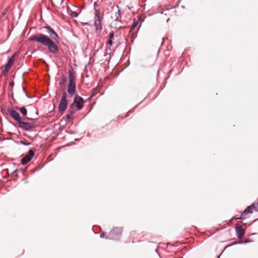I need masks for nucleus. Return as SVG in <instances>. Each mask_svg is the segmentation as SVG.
<instances>
[{
	"label": "nucleus",
	"mask_w": 258,
	"mask_h": 258,
	"mask_svg": "<svg viewBox=\"0 0 258 258\" xmlns=\"http://www.w3.org/2000/svg\"><path fill=\"white\" fill-rule=\"evenodd\" d=\"M68 74L69 83L68 88V92L69 94L73 95L75 93L76 90L75 81L72 72L69 71Z\"/></svg>",
	"instance_id": "7ed1b4c3"
},
{
	"label": "nucleus",
	"mask_w": 258,
	"mask_h": 258,
	"mask_svg": "<svg viewBox=\"0 0 258 258\" xmlns=\"http://www.w3.org/2000/svg\"><path fill=\"white\" fill-rule=\"evenodd\" d=\"M122 229L121 227H115L113 228L108 233V236L105 237L106 239L112 240H117L121 235Z\"/></svg>",
	"instance_id": "f03ea898"
},
{
	"label": "nucleus",
	"mask_w": 258,
	"mask_h": 258,
	"mask_svg": "<svg viewBox=\"0 0 258 258\" xmlns=\"http://www.w3.org/2000/svg\"><path fill=\"white\" fill-rule=\"evenodd\" d=\"M84 103V100L82 97L80 96H77L74 100L73 103L70 106L72 107L73 104H75L78 110L81 109Z\"/></svg>",
	"instance_id": "1a4fd4ad"
},
{
	"label": "nucleus",
	"mask_w": 258,
	"mask_h": 258,
	"mask_svg": "<svg viewBox=\"0 0 258 258\" xmlns=\"http://www.w3.org/2000/svg\"><path fill=\"white\" fill-rule=\"evenodd\" d=\"M20 143L22 145H23L24 146H28V145H31V143L30 142H25L24 141H20Z\"/></svg>",
	"instance_id": "f3484780"
},
{
	"label": "nucleus",
	"mask_w": 258,
	"mask_h": 258,
	"mask_svg": "<svg viewBox=\"0 0 258 258\" xmlns=\"http://www.w3.org/2000/svg\"><path fill=\"white\" fill-rule=\"evenodd\" d=\"M68 106V102L67 99V94L66 92L62 94L61 99L59 101L58 105V111L59 112H63L67 109Z\"/></svg>",
	"instance_id": "20e7f679"
},
{
	"label": "nucleus",
	"mask_w": 258,
	"mask_h": 258,
	"mask_svg": "<svg viewBox=\"0 0 258 258\" xmlns=\"http://www.w3.org/2000/svg\"><path fill=\"white\" fill-rule=\"evenodd\" d=\"M71 15L73 17H77L78 16V14L76 12H72L71 13Z\"/></svg>",
	"instance_id": "a211bd4d"
},
{
	"label": "nucleus",
	"mask_w": 258,
	"mask_h": 258,
	"mask_svg": "<svg viewBox=\"0 0 258 258\" xmlns=\"http://www.w3.org/2000/svg\"><path fill=\"white\" fill-rule=\"evenodd\" d=\"M105 233L104 232H102L100 235V237L101 238H104V236H105Z\"/></svg>",
	"instance_id": "5701e85b"
},
{
	"label": "nucleus",
	"mask_w": 258,
	"mask_h": 258,
	"mask_svg": "<svg viewBox=\"0 0 258 258\" xmlns=\"http://www.w3.org/2000/svg\"><path fill=\"white\" fill-rule=\"evenodd\" d=\"M20 111L23 115L26 116L27 111L25 107L23 106V107H21L20 108Z\"/></svg>",
	"instance_id": "4468645a"
},
{
	"label": "nucleus",
	"mask_w": 258,
	"mask_h": 258,
	"mask_svg": "<svg viewBox=\"0 0 258 258\" xmlns=\"http://www.w3.org/2000/svg\"><path fill=\"white\" fill-rule=\"evenodd\" d=\"M9 9V7H7L1 13L0 18L2 19L3 17H4L7 14L8 11Z\"/></svg>",
	"instance_id": "2eb2a0df"
},
{
	"label": "nucleus",
	"mask_w": 258,
	"mask_h": 258,
	"mask_svg": "<svg viewBox=\"0 0 258 258\" xmlns=\"http://www.w3.org/2000/svg\"><path fill=\"white\" fill-rule=\"evenodd\" d=\"M27 138L30 139V140H33V137H30V136H28Z\"/></svg>",
	"instance_id": "393cba45"
},
{
	"label": "nucleus",
	"mask_w": 258,
	"mask_h": 258,
	"mask_svg": "<svg viewBox=\"0 0 258 258\" xmlns=\"http://www.w3.org/2000/svg\"><path fill=\"white\" fill-rule=\"evenodd\" d=\"M59 84L60 86H62V85H63V82H61H61H60L59 83Z\"/></svg>",
	"instance_id": "a878e982"
},
{
	"label": "nucleus",
	"mask_w": 258,
	"mask_h": 258,
	"mask_svg": "<svg viewBox=\"0 0 258 258\" xmlns=\"http://www.w3.org/2000/svg\"><path fill=\"white\" fill-rule=\"evenodd\" d=\"M34 155V152L32 149L29 150L28 154L25 155V156L22 158L21 164L22 165L27 164L29 161H31Z\"/></svg>",
	"instance_id": "6e6552de"
},
{
	"label": "nucleus",
	"mask_w": 258,
	"mask_h": 258,
	"mask_svg": "<svg viewBox=\"0 0 258 258\" xmlns=\"http://www.w3.org/2000/svg\"><path fill=\"white\" fill-rule=\"evenodd\" d=\"M120 10H118L117 12L116 13V14H115L116 21H118V17L120 15Z\"/></svg>",
	"instance_id": "6ab92c4d"
},
{
	"label": "nucleus",
	"mask_w": 258,
	"mask_h": 258,
	"mask_svg": "<svg viewBox=\"0 0 258 258\" xmlns=\"http://www.w3.org/2000/svg\"><path fill=\"white\" fill-rule=\"evenodd\" d=\"M8 112L9 113L10 115L15 120H16L18 123H19L22 118L20 117V114L16 111H15L12 108H8L7 109Z\"/></svg>",
	"instance_id": "9d476101"
},
{
	"label": "nucleus",
	"mask_w": 258,
	"mask_h": 258,
	"mask_svg": "<svg viewBox=\"0 0 258 258\" xmlns=\"http://www.w3.org/2000/svg\"><path fill=\"white\" fill-rule=\"evenodd\" d=\"M245 218L244 217V216H241V215H240V216H238V215H236L234 217H233V219L234 220H238V219H244Z\"/></svg>",
	"instance_id": "dca6fc26"
},
{
	"label": "nucleus",
	"mask_w": 258,
	"mask_h": 258,
	"mask_svg": "<svg viewBox=\"0 0 258 258\" xmlns=\"http://www.w3.org/2000/svg\"><path fill=\"white\" fill-rule=\"evenodd\" d=\"M9 69L5 67V69L4 70V71H3V74L4 75H5V74L7 73L9 71Z\"/></svg>",
	"instance_id": "412c9836"
},
{
	"label": "nucleus",
	"mask_w": 258,
	"mask_h": 258,
	"mask_svg": "<svg viewBox=\"0 0 258 258\" xmlns=\"http://www.w3.org/2000/svg\"><path fill=\"white\" fill-rule=\"evenodd\" d=\"M108 43L110 46H111L113 43L112 39H109V40L108 41Z\"/></svg>",
	"instance_id": "4be33fe9"
},
{
	"label": "nucleus",
	"mask_w": 258,
	"mask_h": 258,
	"mask_svg": "<svg viewBox=\"0 0 258 258\" xmlns=\"http://www.w3.org/2000/svg\"><path fill=\"white\" fill-rule=\"evenodd\" d=\"M73 113H74V111H72V110L70 111V113L71 114H73Z\"/></svg>",
	"instance_id": "c756f323"
},
{
	"label": "nucleus",
	"mask_w": 258,
	"mask_h": 258,
	"mask_svg": "<svg viewBox=\"0 0 258 258\" xmlns=\"http://www.w3.org/2000/svg\"><path fill=\"white\" fill-rule=\"evenodd\" d=\"M250 242V241H249V240H245V241H244V242H245V243H248V242Z\"/></svg>",
	"instance_id": "cd10ccee"
},
{
	"label": "nucleus",
	"mask_w": 258,
	"mask_h": 258,
	"mask_svg": "<svg viewBox=\"0 0 258 258\" xmlns=\"http://www.w3.org/2000/svg\"><path fill=\"white\" fill-rule=\"evenodd\" d=\"M44 28L46 29L47 33L49 34L50 37L55 41L58 42L59 40V37L56 32L54 29L51 28L50 26H46Z\"/></svg>",
	"instance_id": "0eeeda50"
},
{
	"label": "nucleus",
	"mask_w": 258,
	"mask_h": 258,
	"mask_svg": "<svg viewBox=\"0 0 258 258\" xmlns=\"http://www.w3.org/2000/svg\"><path fill=\"white\" fill-rule=\"evenodd\" d=\"M236 235L238 239H241L245 234V230L242 227L236 225L235 226Z\"/></svg>",
	"instance_id": "9b49d317"
},
{
	"label": "nucleus",
	"mask_w": 258,
	"mask_h": 258,
	"mask_svg": "<svg viewBox=\"0 0 258 258\" xmlns=\"http://www.w3.org/2000/svg\"><path fill=\"white\" fill-rule=\"evenodd\" d=\"M14 55H13L12 56L8 59V61L7 62V63L5 64V67H6L9 69L10 68L12 63L14 61Z\"/></svg>",
	"instance_id": "f8f14e48"
},
{
	"label": "nucleus",
	"mask_w": 258,
	"mask_h": 258,
	"mask_svg": "<svg viewBox=\"0 0 258 258\" xmlns=\"http://www.w3.org/2000/svg\"><path fill=\"white\" fill-rule=\"evenodd\" d=\"M14 82H12L10 83V85L12 86H13L14 85Z\"/></svg>",
	"instance_id": "c85d7f7f"
},
{
	"label": "nucleus",
	"mask_w": 258,
	"mask_h": 258,
	"mask_svg": "<svg viewBox=\"0 0 258 258\" xmlns=\"http://www.w3.org/2000/svg\"><path fill=\"white\" fill-rule=\"evenodd\" d=\"M114 36V32H111L109 33V39H112Z\"/></svg>",
	"instance_id": "aec40b11"
},
{
	"label": "nucleus",
	"mask_w": 258,
	"mask_h": 258,
	"mask_svg": "<svg viewBox=\"0 0 258 258\" xmlns=\"http://www.w3.org/2000/svg\"><path fill=\"white\" fill-rule=\"evenodd\" d=\"M18 123V126L20 128L26 131H31L32 128H33L35 127V124L34 123L23 121L22 120V119Z\"/></svg>",
	"instance_id": "423d86ee"
},
{
	"label": "nucleus",
	"mask_w": 258,
	"mask_h": 258,
	"mask_svg": "<svg viewBox=\"0 0 258 258\" xmlns=\"http://www.w3.org/2000/svg\"><path fill=\"white\" fill-rule=\"evenodd\" d=\"M219 257H220V255H218V257H217V258H219Z\"/></svg>",
	"instance_id": "2f4dec72"
},
{
	"label": "nucleus",
	"mask_w": 258,
	"mask_h": 258,
	"mask_svg": "<svg viewBox=\"0 0 258 258\" xmlns=\"http://www.w3.org/2000/svg\"><path fill=\"white\" fill-rule=\"evenodd\" d=\"M30 41H35L46 46L48 50L52 53H56L58 51V47L55 42L47 36L43 34H38L31 36Z\"/></svg>",
	"instance_id": "f257e3e1"
},
{
	"label": "nucleus",
	"mask_w": 258,
	"mask_h": 258,
	"mask_svg": "<svg viewBox=\"0 0 258 258\" xmlns=\"http://www.w3.org/2000/svg\"><path fill=\"white\" fill-rule=\"evenodd\" d=\"M26 96H27L28 98H29V97L28 96V95L27 94H26Z\"/></svg>",
	"instance_id": "7c9ffc66"
},
{
	"label": "nucleus",
	"mask_w": 258,
	"mask_h": 258,
	"mask_svg": "<svg viewBox=\"0 0 258 258\" xmlns=\"http://www.w3.org/2000/svg\"><path fill=\"white\" fill-rule=\"evenodd\" d=\"M67 119H70L71 118V115L70 114H67Z\"/></svg>",
	"instance_id": "b1692460"
},
{
	"label": "nucleus",
	"mask_w": 258,
	"mask_h": 258,
	"mask_svg": "<svg viewBox=\"0 0 258 258\" xmlns=\"http://www.w3.org/2000/svg\"><path fill=\"white\" fill-rule=\"evenodd\" d=\"M25 119H27V120H32V118L28 117H27Z\"/></svg>",
	"instance_id": "bb28decb"
},
{
	"label": "nucleus",
	"mask_w": 258,
	"mask_h": 258,
	"mask_svg": "<svg viewBox=\"0 0 258 258\" xmlns=\"http://www.w3.org/2000/svg\"><path fill=\"white\" fill-rule=\"evenodd\" d=\"M139 21H140L139 19H138L137 20H134L133 23L132 24L130 31H133V30H134L136 28V27L138 25Z\"/></svg>",
	"instance_id": "ddd939ff"
},
{
	"label": "nucleus",
	"mask_w": 258,
	"mask_h": 258,
	"mask_svg": "<svg viewBox=\"0 0 258 258\" xmlns=\"http://www.w3.org/2000/svg\"><path fill=\"white\" fill-rule=\"evenodd\" d=\"M95 20H94V26L97 31L102 29L101 20L100 16V12L99 10H95Z\"/></svg>",
	"instance_id": "39448f33"
}]
</instances>
